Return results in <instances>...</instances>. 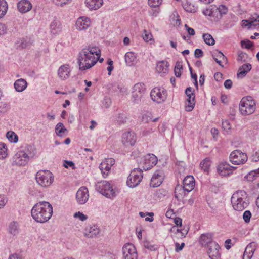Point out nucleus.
Segmentation results:
<instances>
[{"mask_svg": "<svg viewBox=\"0 0 259 259\" xmlns=\"http://www.w3.org/2000/svg\"><path fill=\"white\" fill-rule=\"evenodd\" d=\"M101 51L96 47L89 45L83 48L79 53L78 64L79 69L85 70L94 66L100 56Z\"/></svg>", "mask_w": 259, "mask_h": 259, "instance_id": "1", "label": "nucleus"}, {"mask_svg": "<svg viewBox=\"0 0 259 259\" xmlns=\"http://www.w3.org/2000/svg\"><path fill=\"white\" fill-rule=\"evenodd\" d=\"M31 213L33 219L38 223H45L52 217L53 207L47 201H40L32 207Z\"/></svg>", "mask_w": 259, "mask_h": 259, "instance_id": "2", "label": "nucleus"}, {"mask_svg": "<svg viewBox=\"0 0 259 259\" xmlns=\"http://www.w3.org/2000/svg\"><path fill=\"white\" fill-rule=\"evenodd\" d=\"M231 202L235 210L241 211L247 207L249 204V199L245 191L240 190L233 193Z\"/></svg>", "mask_w": 259, "mask_h": 259, "instance_id": "3", "label": "nucleus"}, {"mask_svg": "<svg viewBox=\"0 0 259 259\" xmlns=\"http://www.w3.org/2000/svg\"><path fill=\"white\" fill-rule=\"evenodd\" d=\"M37 183L42 187L50 186L54 181L53 174L48 170H40L35 175Z\"/></svg>", "mask_w": 259, "mask_h": 259, "instance_id": "4", "label": "nucleus"}, {"mask_svg": "<svg viewBox=\"0 0 259 259\" xmlns=\"http://www.w3.org/2000/svg\"><path fill=\"white\" fill-rule=\"evenodd\" d=\"M239 110L243 115L252 114L255 110V103L250 96L243 98L240 101Z\"/></svg>", "mask_w": 259, "mask_h": 259, "instance_id": "5", "label": "nucleus"}, {"mask_svg": "<svg viewBox=\"0 0 259 259\" xmlns=\"http://www.w3.org/2000/svg\"><path fill=\"white\" fill-rule=\"evenodd\" d=\"M96 189L100 193L107 198H112L115 196V192L109 182L103 181L96 184Z\"/></svg>", "mask_w": 259, "mask_h": 259, "instance_id": "6", "label": "nucleus"}, {"mask_svg": "<svg viewBox=\"0 0 259 259\" xmlns=\"http://www.w3.org/2000/svg\"><path fill=\"white\" fill-rule=\"evenodd\" d=\"M142 178V170L140 168L134 169L128 177L127 185L131 188H134L140 184Z\"/></svg>", "mask_w": 259, "mask_h": 259, "instance_id": "7", "label": "nucleus"}, {"mask_svg": "<svg viewBox=\"0 0 259 259\" xmlns=\"http://www.w3.org/2000/svg\"><path fill=\"white\" fill-rule=\"evenodd\" d=\"M230 162L235 165H239L245 163L247 160V156L246 153L239 150H236L232 152L230 155Z\"/></svg>", "mask_w": 259, "mask_h": 259, "instance_id": "8", "label": "nucleus"}, {"mask_svg": "<svg viewBox=\"0 0 259 259\" xmlns=\"http://www.w3.org/2000/svg\"><path fill=\"white\" fill-rule=\"evenodd\" d=\"M145 90V84L143 83H137L134 85L133 88L132 97L135 103H138L141 101Z\"/></svg>", "mask_w": 259, "mask_h": 259, "instance_id": "9", "label": "nucleus"}, {"mask_svg": "<svg viewBox=\"0 0 259 259\" xmlns=\"http://www.w3.org/2000/svg\"><path fill=\"white\" fill-rule=\"evenodd\" d=\"M152 100L158 103H160L166 99V91L164 89L154 88L150 93Z\"/></svg>", "mask_w": 259, "mask_h": 259, "instance_id": "10", "label": "nucleus"}, {"mask_svg": "<svg viewBox=\"0 0 259 259\" xmlns=\"http://www.w3.org/2000/svg\"><path fill=\"white\" fill-rule=\"evenodd\" d=\"M123 256L124 259H137L138 254L135 246L127 243L122 247Z\"/></svg>", "mask_w": 259, "mask_h": 259, "instance_id": "11", "label": "nucleus"}, {"mask_svg": "<svg viewBox=\"0 0 259 259\" xmlns=\"http://www.w3.org/2000/svg\"><path fill=\"white\" fill-rule=\"evenodd\" d=\"M136 136L134 132L128 131L124 132L121 137V142L125 146H133L136 142Z\"/></svg>", "mask_w": 259, "mask_h": 259, "instance_id": "12", "label": "nucleus"}, {"mask_svg": "<svg viewBox=\"0 0 259 259\" xmlns=\"http://www.w3.org/2000/svg\"><path fill=\"white\" fill-rule=\"evenodd\" d=\"M89 197L88 189L85 187H80L76 194L77 202L79 204H84L88 200Z\"/></svg>", "mask_w": 259, "mask_h": 259, "instance_id": "13", "label": "nucleus"}, {"mask_svg": "<svg viewBox=\"0 0 259 259\" xmlns=\"http://www.w3.org/2000/svg\"><path fill=\"white\" fill-rule=\"evenodd\" d=\"M115 161L113 158L105 159L99 165V168L104 177L108 176L111 167L114 164Z\"/></svg>", "mask_w": 259, "mask_h": 259, "instance_id": "14", "label": "nucleus"}, {"mask_svg": "<svg viewBox=\"0 0 259 259\" xmlns=\"http://www.w3.org/2000/svg\"><path fill=\"white\" fill-rule=\"evenodd\" d=\"M25 154H26L18 151L13 157V164L19 166L26 165L29 159Z\"/></svg>", "mask_w": 259, "mask_h": 259, "instance_id": "15", "label": "nucleus"}, {"mask_svg": "<svg viewBox=\"0 0 259 259\" xmlns=\"http://www.w3.org/2000/svg\"><path fill=\"white\" fill-rule=\"evenodd\" d=\"M164 179V173L162 170H156L153 174L150 182V185L152 187H157L159 186Z\"/></svg>", "mask_w": 259, "mask_h": 259, "instance_id": "16", "label": "nucleus"}, {"mask_svg": "<svg viewBox=\"0 0 259 259\" xmlns=\"http://www.w3.org/2000/svg\"><path fill=\"white\" fill-rule=\"evenodd\" d=\"M236 168L235 167L230 166L227 162H224L220 163L217 166V171L220 175L226 176L229 175L233 170Z\"/></svg>", "mask_w": 259, "mask_h": 259, "instance_id": "17", "label": "nucleus"}, {"mask_svg": "<svg viewBox=\"0 0 259 259\" xmlns=\"http://www.w3.org/2000/svg\"><path fill=\"white\" fill-rule=\"evenodd\" d=\"M208 246V250L207 251V253L209 255V257L211 259H218L220 256V253L219 252V250L220 249V246L216 242L211 243V245H209Z\"/></svg>", "mask_w": 259, "mask_h": 259, "instance_id": "18", "label": "nucleus"}, {"mask_svg": "<svg viewBox=\"0 0 259 259\" xmlns=\"http://www.w3.org/2000/svg\"><path fill=\"white\" fill-rule=\"evenodd\" d=\"M213 234L211 233H204L201 235L199 237V243L202 246H206L211 245V243H214L213 241Z\"/></svg>", "mask_w": 259, "mask_h": 259, "instance_id": "19", "label": "nucleus"}, {"mask_svg": "<svg viewBox=\"0 0 259 259\" xmlns=\"http://www.w3.org/2000/svg\"><path fill=\"white\" fill-rule=\"evenodd\" d=\"M19 151L23 153H25V156L29 160L34 156L35 153V149L34 146L28 144L22 146Z\"/></svg>", "mask_w": 259, "mask_h": 259, "instance_id": "20", "label": "nucleus"}, {"mask_svg": "<svg viewBox=\"0 0 259 259\" xmlns=\"http://www.w3.org/2000/svg\"><path fill=\"white\" fill-rule=\"evenodd\" d=\"M195 180L192 176H187L183 181V185L187 192L191 191L195 186Z\"/></svg>", "mask_w": 259, "mask_h": 259, "instance_id": "21", "label": "nucleus"}, {"mask_svg": "<svg viewBox=\"0 0 259 259\" xmlns=\"http://www.w3.org/2000/svg\"><path fill=\"white\" fill-rule=\"evenodd\" d=\"M91 22L89 18L81 17L79 18L76 22V28L79 30H82L87 29L90 25Z\"/></svg>", "mask_w": 259, "mask_h": 259, "instance_id": "22", "label": "nucleus"}, {"mask_svg": "<svg viewBox=\"0 0 259 259\" xmlns=\"http://www.w3.org/2000/svg\"><path fill=\"white\" fill-rule=\"evenodd\" d=\"M145 165L143 169L145 170L151 169L157 163V157L153 154H149L145 158Z\"/></svg>", "mask_w": 259, "mask_h": 259, "instance_id": "23", "label": "nucleus"}, {"mask_svg": "<svg viewBox=\"0 0 259 259\" xmlns=\"http://www.w3.org/2000/svg\"><path fill=\"white\" fill-rule=\"evenodd\" d=\"M18 10L22 13H25L31 10L32 5L27 0H21L17 4Z\"/></svg>", "mask_w": 259, "mask_h": 259, "instance_id": "24", "label": "nucleus"}, {"mask_svg": "<svg viewBox=\"0 0 259 259\" xmlns=\"http://www.w3.org/2000/svg\"><path fill=\"white\" fill-rule=\"evenodd\" d=\"M86 6L90 10L98 9L103 5V0H85Z\"/></svg>", "mask_w": 259, "mask_h": 259, "instance_id": "25", "label": "nucleus"}, {"mask_svg": "<svg viewBox=\"0 0 259 259\" xmlns=\"http://www.w3.org/2000/svg\"><path fill=\"white\" fill-rule=\"evenodd\" d=\"M187 99H186L188 104L185 105V110L187 111H191L195 104V96L194 93L192 94L187 95Z\"/></svg>", "mask_w": 259, "mask_h": 259, "instance_id": "26", "label": "nucleus"}, {"mask_svg": "<svg viewBox=\"0 0 259 259\" xmlns=\"http://www.w3.org/2000/svg\"><path fill=\"white\" fill-rule=\"evenodd\" d=\"M99 232V228L97 226L94 225L85 229V235L89 238H93L96 236Z\"/></svg>", "mask_w": 259, "mask_h": 259, "instance_id": "27", "label": "nucleus"}, {"mask_svg": "<svg viewBox=\"0 0 259 259\" xmlns=\"http://www.w3.org/2000/svg\"><path fill=\"white\" fill-rule=\"evenodd\" d=\"M252 68L250 64H244L240 66L239 68V72L237 73L238 78H243L244 77L247 72H248Z\"/></svg>", "mask_w": 259, "mask_h": 259, "instance_id": "28", "label": "nucleus"}, {"mask_svg": "<svg viewBox=\"0 0 259 259\" xmlns=\"http://www.w3.org/2000/svg\"><path fill=\"white\" fill-rule=\"evenodd\" d=\"M14 88L16 91L21 92L25 90L27 87V82L22 78L17 79L14 83Z\"/></svg>", "mask_w": 259, "mask_h": 259, "instance_id": "29", "label": "nucleus"}, {"mask_svg": "<svg viewBox=\"0 0 259 259\" xmlns=\"http://www.w3.org/2000/svg\"><path fill=\"white\" fill-rule=\"evenodd\" d=\"M182 6L184 10L189 13H195L197 11V7L193 5L189 0H183Z\"/></svg>", "mask_w": 259, "mask_h": 259, "instance_id": "30", "label": "nucleus"}, {"mask_svg": "<svg viewBox=\"0 0 259 259\" xmlns=\"http://www.w3.org/2000/svg\"><path fill=\"white\" fill-rule=\"evenodd\" d=\"M212 56L215 62L222 67H223L224 66L222 64V61L226 62L227 61L226 57L221 51L213 53L212 54Z\"/></svg>", "mask_w": 259, "mask_h": 259, "instance_id": "31", "label": "nucleus"}, {"mask_svg": "<svg viewBox=\"0 0 259 259\" xmlns=\"http://www.w3.org/2000/svg\"><path fill=\"white\" fill-rule=\"evenodd\" d=\"M168 62L162 61L157 63L156 69L158 73H166L168 71Z\"/></svg>", "mask_w": 259, "mask_h": 259, "instance_id": "32", "label": "nucleus"}, {"mask_svg": "<svg viewBox=\"0 0 259 259\" xmlns=\"http://www.w3.org/2000/svg\"><path fill=\"white\" fill-rule=\"evenodd\" d=\"M136 56L133 52H127L125 55V61L126 64L131 66L136 62Z\"/></svg>", "mask_w": 259, "mask_h": 259, "instance_id": "33", "label": "nucleus"}, {"mask_svg": "<svg viewBox=\"0 0 259 259\" xmlns=\"http://www.w3.org/2000/svg\"><path fill=\"white\" fill-rule=\"evenodd\" d=\"M186 190L184 188V186L177 185L175 189V197L179 200L181 198L185 195Z\"/></svg>", "mask_w": 259, "mask_h": 259, "instance_id": "34", "label": "nucleus"}, {"mask_svg": "<svg viewBox=\"0 0 259 259\" xmlns=\"http://www.w3.org/2000/svg\"><path fill=\"white\" fill-rule=\"evenodd\" d=\"M216 9L215 18L217 20L220 19L222 18V15L226 14L228 12L227 8L223 5H219V7L216 6Z\"/></svg>", "mask_w": 259, "mask_h": 259, "instance_id": "35", "label": "nucleus"}, {"mask_svg": "<svg viewBox=\"0 0 259 259\" xmlns=\"http://www.w3.org/2000/svg\"><path fill=\"white\" fill-rule=\"evenodd\" d=\"M9 233L15 236L19 233L18 224L13 221L10 223L8 228Z\"/></svg>", "mask_w": 259, "mask_h": 259, "instance_id": "36", "label": "nucleus"}, {"mask_svg": "<svg viewBox=\"0 0 259 259\" xmlns=\"http://www.w3.org/2000/svg\"><path fill=\"white\" fill-rule=\"evenodd\" d=\"M249 22L248 24H250V27H252L259 28V15L255 14L253 16H252L249 18Z\"/></svg>", "mask_w": 259, "mask_h": 259, "instance_id": "37", "label": "nucleus"}, {"mask_svg": "<svg viewBox=\"0 0 259 259\" xmlns=\"http://www.w3.org/2000/svg\"><path fill=\"white\" fill-rule=\"evenodd\" d=\"M211 163V162L209 158H206L200 162V166L204 171L208 172Z\"/></svg>", "mask_w": 259, "mask_h": 259, "instance_id": "38", "label": "nucleus"}, {"mask_svg": "<svg viewBox=\"0 0 259 259\" xmlns=\"http://www.w3.org/2000/svg\"><path fill=\"white\" fill-rule=\"evenodd\" d=\"M216 10V6L211 5L209 7V8H207L205 10H204L203 11V13L206 16L215 17Z\"/></svg>", "mask_w": 259, "mask_h": 259, "instance_id": "39", "label": "nucleus"}, {"mask_svg": "<svg viewBox=\"0 0 259 259\" xmlns=\"http://www.w3.org/2000/svg\"><path fill=\"white\" fill-rule=\"evenodd\" d=\"M8 5L5 0H0V18H2L7 13Z\"/></svg>", "mask_w": 259, "mask_h": 259, "instance_id": "40", "label": "nucleus"}, {"mask_svg": "<svg viewBox=\"0 0 259 259\" xmlns=\"http://www.w3.org/2000/svg\"><path fill=\"white\" fill-rule=\"evenodd\" d=\"M143 245L145 248L151 251H154L158 249L157 245L148 240H145L143 242Z\"/></svg>", "mask_w": 259, "mask_h": 259, "instance_id": "41", "label": "nucleus"}, {"mask_svg": "<svg viewBox=\"0 0 259 259\" xmlns=\"http://www.w3.org/2000/svg\"><path fill=\"white\" fill-rule=\"evenodd\" d=\"M183 70V66L182 63L177 61L176 63L174 68L175 75L177 77H180L181 76V71Z\"/></svg>", "mask_w": 259, "mask_h": 259, "instance_id": "42", "label": "nucleus"}, {"mask_svg": "<svg viewBox=\"0 0 259 259\" xmlns=\"http://www.w3.org/2000/svg\"><path fill=\"white\" fill-rule=\"evenodd\" d=\"M254 250L255 244L253 243H251L247 246L244 253L247 255H249L250 256H252Z\"/></svg>", "mask_w": 259, "mask_h": 259, "instance_id": "43", "label": "nucleus"}, {"mask_svg": "<svg viewBox=\"0 0 259 259\" xmlns=\"http://www.w3.org/2000/svg\"><path fill=\"white\" fill-rule=\"evenodd\" d=\"M7 156V148L6 144L0 143V159L6 158Z\"/></svg>", "mask_w": 259, "mask_h": 259, "instance_id": "44", "label": "nucleus"}, {"mask_svg": "<svg viewBox=\"0 0 259 259\" xmlns=\"http://www.w3.org/2000/svg\"><path fill=\"white\" fill-rule=\"evenodd\" d=\"M55 132L57 136H62L63 134L65 133V128L62 123H58L55 127Z\"/></svg>", "mask_w": 259, "mask_h": 259, "instance_id": "45", "label": "nucleus"}, {"mask_svg": "<svg viewBox=\"0 0 259 259\" xmlns=\"http://www.w3.org/2000/svg\"><path fill=\"white\" fill-rule=\"evenodd\" d=\"M203 38L204 42L208 45H213L214 44L215 41L213 38L208 33L204 34L203 35Z\"/></svg>", "mask_w": 259, "mask_h": 259, "instance_id": "46", "label": "nucleus"}, {"mask_svg": "<svg viewBox=\"0 0 259 259\" xmlns=\"http://www.w3.org/2000/svg\"><path fill=\"white\" fill-rule=\"evenodd\" d=\"M127 117L123 113H118L116 116V120L119 124H124L126 122Z\"/></svg>", "mask_w": 259, "mask_h": 259, "instance_id": "47", "label": "nucleus"}, {"mask_svg": "<svg viewBox=\"0 0 259 259\" xmlns=\"http://www.w3.org/2000/svg\"><path fill=\"white\" fill-rule=\"evenodd\" d=\"M6 137L11 142H17L18 140V136L13 132H7L6 134Z\"/></svg>", "mask_w": 259, "mask_h": 259, "instance_id": "48", "label": "nucleus"}, {"mask_svg": "<svg viewBox=\"0 0 259 259\" xmlns=\"http://www.w3.org/2000/svg\"><path fill=\"white\" fill-rule=\"evenodd\" d=\"M167 192L163 189H160L157 190L155 193H154V197L159 199H161L163 198L166 195Z\"/></svg>", "mask_w": 259, "mask_h": 259, "instance_id": "49", "label": "nucleus"}, {"mask_svg": "<svg viewBox=\"0 0 259 259\" xmlns=\"http://www.w3.org/2000/svg\"><path fill=\"white\" fill-rule=\"evenodd\" d=\"M50 28L51 32L53 34L57 33L58 32L60 31V25H58V22L57 21L52 22L50 25Z\"/></svg>", "mask_w": 259, "mask_h": 259, "instance_id": "50", "label": "nucleus"}, {"mask_svg": "<svg viewBox=\"0 0 259 259\" xmlns=\"http://www.w3.org/2000/svg\"><path fill=\"white\" fill-rule=\"evenodd\" d=\"M9 109V105L5 102H0V115L6 113Z\"/></svg>", "mask_w": 259, "mask_h": 259, "instance_id": "51", "label": "nucleus"}, {"mask_svg": "<svg viewBox=\"0 0 259 259\" xmlns=\"http://www.w3.org/2000/svg\"><path fill=\"white\" fill-rule=\"evenodd\" d=\"M247 181H253L255 180L257 177L255 174V171L252 170L249 172L245 177Z\"/></svg>", "mask_w": 259, "mask_h": 259, "instance_id": "52", "label": "nucleus"}, {"mask_svg": "<svg viewBox=\"0 0 259 259\" xmlns=\"http://www.w3.org/2000/svg\"><path fill=\"white\" fill-rule=\"evenodd\" d=\"M142 121L148 123L152 120V114L151 113L146 112L144 113L142 117Z\"/></svg>", "mask_w": 259, "mask_h": 259, "instance_id": "53", "label": "nucleus"}, {"mask_svg": "<svg viewBox=\"0 0 259 259\" xmlns=\"http://www.w3.org/2000/svg\"><path fill=\"white\" fill-rule=\"evenodd\" d=\"M222 125L223 130L227 132L231 128L230 122L227 120L222 121Z\"/></svg>", "mask_w": 259, "mask_h": 259, "instance_id": "54", "label": "nucleus"}, {"mask_svg": "<svg viewBox=\"0 0 259 259\" xmlns=\"http://www.w3.org/2000/svg\"><path fill=\"white\" fill-rule=\"evenodd\" d=\"M162 0H148L149 5L151 7H159L161 4Z\"/></svg>", "mask_w": 259, "mask_h": 259, "instance_id": "55", "label": "nucleus"}, {"mask_svg": "<svg viewBox=\"0 0 259 259\" xmlns=\"http://www.w3.org/2000/svg\"><path fill=\"white\" fill-rule=\"evenodd\" d=\"M251 217V213L249 210L244 211L243 214V219L245 223H249Z\"/></svg>", "mask_w": 259, "mask_h": 259, "instance_id": "56", "label": "nucleus"}, {"mask_svg": "<svg viewBox=\"0 0 259 259\" xmlns=\"http://www.w3.org/2000/svg\"><path fill=\"white\" fill-rule=\"evenodd\" d=\"M241 46L247 49H250L253 46V44L249 40L246 41L242 40L241 41Z\"/></svg>", "mask_w": 259, "mask_h": 259, "instance_id": "57", "label": "nucleus"}, {"mask_svg": "<svg viewBox=\"0 0 259 259\" xmlns=\"http://www.w3.org/2000/svg\"><path fill=\"white\" fill-rule=\"evenodd\" d=\"M74 217L78 218L81 221H85L88 219L87 215H84L80 211L75 213Z\"/></svg>", "mask_w": 259, "mask_h": 259, "instance_id": "58", "label": "nucleus"}, {"mask_svg": "<svg viewBox=\"0 0 259 259\" xmlns=\"http://www.w3.org/2000/svg\"><path fill=\"white\" fill-rule=\"evenodd\" d=\"M152 35L151 33L148 32L147 30H144V34L143 35V39L145 41H149L152 39Z\"/></svg>", "mask_w": 259, "mask_h": 259, "instance_id": "59", "label": "nucleus"}, {"mask_svg": "<svg viewBox=\"0 0 259 259\" xmlns=\"http://www.w3.org/2000/svg\"><path fill=\"white\" fill-rule=\"evenodd\" d=\"M64 69H65V65H62L59 68L58 71V74L59 76L60 77V78H61L63 80L65 78Z\"/></svg>", "mask_w": 259, "mask_h": 259, "instance_id": "60", "label": "nucleus"}, {"mask_svg": "<svg viewBox=\"0 0 259 259\" xmlns=\"http://www.w3.org/2000/svg\"><path fill=\"white\" fill-rule=\"evenodd\" d=\"M103 105L106 108L109 107L111 104V100L110 98L105 97L102 102Z\"/></svg>", "mask_w": 259, "mask_h": 259, "instance_id": "61", "label": "nucleus"}, {"mask_svg": "<svg viewBox=\"0 0 259 259\" xmlns=\"http://www.w3.org/2000/svg\"><path fill=\"white\" fill-rule=\"evenodd\" d=\"M247 58V54L242 51L238 53V61H241L242 62H245Z\"/></svg>", "mask_w": 259, "mask_h": 259, "instance_id": "62", "label": "nucleus"}, {"mask_svg": "<svg viewBox=\"0 0 259 259\" xmlns=\"http://www.w3.org/2000/svg\"><path fill=\"white\" fill-rule=\"evenodd\" d=\"M7 202V198L4 195H0V209L5 206Z\"/></svg>", "mask_w": 259, "mask_h": 259, "instance_id": "63", "label": "nucleus"}, {"mask_svg": "<svg viewBox=\"0 0 259 259\" xmlns=\"http://www.w3.org/2000/svg\"><path fill=\"white\" fill-rule=\"evenodd\" d=\"M203 55V52L201 49H196L194 52V56L196 58H198L202 57Z\"/></svg>", "mask_w": 259, "mask_h": 259, "instance_id": "64", "label": "nucleus"}]
</instances>
